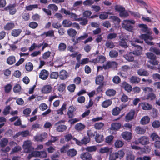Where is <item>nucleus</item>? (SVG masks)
<instances>
[{
    "label": "nucleus",
    "mask_w": 160,
    "mask_h": 160,
    "mask_svg": "<svg viewBox=\"0 0 160 160\" xmlns=\"http://www.w3.org/2000/svg\"><path fill=\"white\" fill-rule=\"evenodd\" d=\"M135 23V21L133 20H124L122 24V26L126 30L129 32H132Z\"/></svg>",
    "instance_id": "obj_1"
},
{
    "label": "nucleus",
    "mask_w": 160,
    "mask_h": 160,
    "mask_svg": "<svg viewBox=\"0 0 160 160\" xmlns=\"http://www.w3.org/2000/svg\"><path fill=\"white\" fill-rule=\"evenodd\" d=\"M143 41L142 40H140L136 39L134 41L131 43L132 45L134 47V50L133 51V53L135 55H139L142 53V48L139 45L136 44V43H142Z\"/></svg>",
    "instance_id": "obj_2"
},
{
    "label": "nucleus",
    "mask_w": 160,
    "mask_h": 160,
    "mask_svg": "<svg viewBox=\"0 0 160 160\" xmlns=\"http://www.w3.org/2000/svg\"><path fill=\"white\" fill-rule=\"evenodd\" d=\"M147 58L150 59V62L153 65L158 64L159 62L157 60L156 56L153 53L148 52L146 54Z\"/></svg>",
    "instance_id": "obj_3"
},
{
    "label": "nucleus",
    "mask_w": 160,
    "mask_h": 160,
    "mask_svg": "<svg viewBox=\"0 0 160 160\" xmlns=\"http://www.w3.org/2000/svg\"><path fill=\"white\" fill-rule=\"evenodd\" d=\"M23 148L25 152L28 153L30 152L33 149L32 146V143L30 141H25L23 143Z\"/></svg>",
    "instance_id": "obj_4"
},
{
    "label": "nucleus",
    "mask_w": 160,
    "mask_h": 160,
    "mask_svg": "<svg viewBox=\"0 0 160 160\" xmlns=\"http://www.w3.org/2000/svg\"><path fill=\"white\" fill-rule=\"evenodd\" d=\"M118 64L115 61H108L103 64V68L106 69H108L110 68L114 69L117 67Z\"/></svg>",
    "instance_id": "obj_5"
},
{
    "label": "nucleus",
    "mask_w": 160,
    "mask_h": 160,
    "mask_svg": "<svg viewBox=\"0 0 160 160\" xmlns=\"http://www.w3.org/2000/svg\"><path fill=\"white\" fill-rule=\"evenodd\" d=\"M140 37L144 40L145 42L149 45H154L153 42L151 41L153 39V38L150 35L148 34H142L140 36Z\"/></svg>",
    "instance_id": "obj_6"
},
{
    "label": "nucleus",
    "mask_w": 160,
    "mask_h": 160,
    "mask_svg": "<svg viewBox=\"0 0 160 160\" xmlns=\"http://www.w3.org/2000/svg\"><path fill=\"white\" fill-rule=\"evenodd\" d=\"M138 3L140 4V5L143 8H144L148 13L151 14L152 12V9L151 8H148V5L142 0H135Z\"/></svg>",
    "instance_id": "obj_7"
},
{
    "label": "nucleus",
    "mask_w": 160,
    "mask_h": 160,
    "mask_svg": "<svg viewBox=\"0 0 160 160\" xmlns=\"http://www.w3.org/2000/svg\"><path fill=\"white\" fill-rule=\"evenodd\" d=\"M106 59V58L104 56L102 55H100L95 58L92 59L91 61L94 63H96L98 62L102 63L105 61Z\"/></svg>",
    "instance_id": "obj_8"
},
{
    "label": "nucleus",
    "mask_w": 160,
    "mask_h": 160,
    "mask_svg": "<svg viewBox=\"0 0 160 160\" xmlns=\"http://www.w3.org/2000/svg\"><path fill=\"white\" fill-rule=\"evenodd\" d=\"M49 75V72L45 69L42 70L40 73L39 77L41 79L45 80L47 78Z\"/></svg>",
    "instance_id": "obj_9"
},
{
    "label": "nucleus",
    "mask_w": 160,
    "mask_h": 160,
    "mask_svg": "<svg viewBox=\"0 0 160 160\" xmlns=\"http://www.w3.org/2000/svg\"><path fill=\"white\" fill-rule=\"evenodd\" d=\"M121 126V123L119 122H113L112 123L110 128L111 130L116 132L119 130Z\"/></svg>",
    "instance_id": "obj_10"
},
{
    "label": "nucleus",
    "mask_w": 160,
    "mask_h": 160,
    "mask_svg": "<svg viewBox=\"0 0 160 160\" xmlns=\"http://www.w3.org/2000/svg\"><path fill=\"white\" fill-rule=\"evenodd\" d=\"M121 86L129 92H130L132 89L131 86L125 82H124L122 83Z\"/></svg>",
    "instance_id": "obj_11"
},
{
    "label": "nucleus",
    "mask_w": 160,
    "mask_h": 160,
    "mask_svg": "<svg viewBox=\"0 0 160 160\" xmlns=\"http://www.w3.org/2000/svg\"><path fill=\"white\" fill-rule=\"evenodd\" d=\"M75 111V108L73 106H71L69 107L67 112V114L69 118H71L74 117L73 113Z\"/></svg>",
    "instance_id": "obj_12"
},
{
    "label": "nucleus",
    "mask_w": 160,
    "mask_h": 160,
    "mask_svg": "<svg viewBox=\"0 0 160 160\" xmlns=\"http://www.w3.org/2000/svg\"><path fill=\"white\" fill-rule=\"evenodd\" d=\"M41 37H53L54 36V32L53 30H49L47 32H45L40 35Z\"/></svg>",
    "instance_id": "obj_13"
},
{
    "label": "nucleus",
    "mask_w": 160,
    "mask_h": 160,
    "mask_svg": "<svg viewBox=\"0 0 160 160\" xmlns=\"http://www.w3.org/2000/svg\"><path fill=\"white\" fill-rule=\"evenodd\" d=\"M122 136L123 138L127 140H130L132 136L131 132H125L122 133Z\"/></svg>",
    "instance_id": "obj_14"
},
{
    "label": "nucleus",
    "mask_w": 160,
    "mask_h": 160,
    "mask_svg": "<svg viewBox=\"0 0 160 160\" xmlns=\"http://www.w3.org/2000/svg\"><path fill=\"white\" fill-rule=\"evenodd\" d=\"M135 114V111L134 109L131 110L125 116L127 120H130L132 119Z\"/></svg>",
    "instance_id": "obj_15"
},
{
    "label": "nucleus",
    "mask_w": 160,
    "mask_h": 160,
    "mask_svg": "<svg viewBox=\"0 0 160 160\" xmlns=\"http://www.w3.org/2000/svg\"><path fill=\"white\" fill-rule=\"evenodd\" d=\"M88 34L85 33H84L83 35L78 37V38H76V39H73L72 41L74 42V44H75L80 42L81 40H84L87 38L88 37Z\"/></svg>",
    "instance_id": "obj_16"
},
{
    "label": "nucleus",
    "mask_w": 160,
    "mask_h": 160,
    "mask_svg": "<svg viewBox=\"0 0 160 160\" xmlns=\"http://www.w3.org/2000/svg\"><path fill=\"white\" fill-rule=\"evenodd\" d=\"M139 106H141L142 109L144 110H149L152 109V106L146 102H142L139 103Z\"/></svg>",
    "instance_id": "obj_17"
},
{
    "label": "nucleus",
    "mask_w": 160,
    "mask_h": 160,
    "mask_svg": "<svg viewBox=\"0 0 160 160\" xmlns=\"http://www.w3.org/2000/svg\"><path fill=\"white\" fill-rule=\"evenodd\" d=\"M139 138L140 141V144H141L144 145L149 143V140L148 137L142 136Z\"/></svg>",
    "instance_id": "obj_18"
},
{
    "label": "nucleus",
    "mask_w": 160,
    "mask_h": 160,
    "mask_svg": "<svg viewBox=\"0 0 160 160\" xmlns=\"http://www.w3.org/2000/svg\"><path fill=\"white\" fill-rule=\"evenodd\" d=\"M95 139L97 142L100 143L104 140V138L103 135L100 134L97 132H96Z\"/></svg>",
    "instance_id": "obj_19"
},
{
    "label": "nucleus",
    "mask_w": 160,
    "mask_h": 160,
    "mask_svg": "<svg viewBox=\"0 0 160 160\" xmlns=\"http://www.w3.org/2000/svg\"><path fill=\"white\" fill-rule=\"evenodd\" d=\"M138 75L140 76H148L149 73L146 70L143 69H139L137 71Z\"/></svg>",
    "instance_id": "obj_20"
},
{
    "label": "nucleus",
    "mask_w": 160,
    "mask_h": 160,
    "mask_svg": "<svg viewBox=\"0 0 160 160\" xmlns=\"http://www.w3.org/2000/svg\"><path fill=\"white\" fill-rule=\"evenodd\" d=\"M112 148L108 147L101 148L99 150V152L101 153H111Z\"/></svg>",
    "instance_id": "obj_21"
},
{
    "label": "nucleus",
    "mask_w": 160,
    "mask_h": 160,
    "mask_svg": "<svg viewBox=\"0 0 160 160\" xmlns=\"http://www.w3.org/2000/svg\"><path fill=\"white\" fill-rule=\"evenodd\" d=\"M81 158L83 160H90L92 158V156L90 154L86 152L81 154Z\"/></svg>",
    "instance_id": "obj_22"
},
{
    "label": "nucleus",
    "mask_w": 160,
    "mask_h": 160,
    "mask_svg": "<svg viewBox=\"0 0 160 160\" xmlns=\"http://www.w3.org/2000/svg\"><path fill=\"white\" fill-rule=\"evenodd\" d=\"M68 73L66 71L62 70L60 72L59 77L62 80H65L68 77Z\"/></svg>",
    "instance_id": "obj_23"
},
{
    "label": "nucleus",
    "mask_w": 160,
    "mask_h": 160,
    "mask_svg": "<svg viewBox=\"0 0 160 160\" xmlns=\"http://www.w3.org/2000/svg\"><path fill=\"white\" fill-rule=\"evenodd\" d=\"M8 8L9 11V13L10 14L14 15L16 12V9L15 8V5L14 4L8 6Z\"/></svg>",
    "instance_id": "obj_24"
},
{
    "label": "nucleus",
    "mask_w": 160,
    "mask_h": 160,
    "mask_svg": "<svg viewBox=\"0 0 160 160\" xmlns=\"http://www.w3.org/2000/svg\"><path fill=\"white\" fill-rule=\"evenodd\" d=\"M22 31L21 29H14L12 30L11 35L14 37H17L20 34Z\"/></svg>",
    "instance_id": "obj_25"
},
{
    "label": "nucleus",
    "mask_w": 160,
    "mask_h": 160,
    "mask_svg": "<svg viewBox=\"0 0 160 160\" xmlns=\"http://www.w3.org/2000/svg\"><path fill=\"white\" fill-rule=\"evenodd\" d=\"M52 88L49 85H47L44 86L42 90V92L44 93H48L51 91Z\"/></svg>",
    "instance_id": "obj_26"
},
{
    "label": "nucleus",
    "mask_w": 160,
    "mask_h": 160,
    "mask_svg": "<svg viewBox=\"0 0 160 160\" xmlns=\"http://www.w3.org/2000/svg\"><path fill=\"white\" fill-rule=\"evenodd\" d=\"M140 81V78L135 76H132L130 78V81L132 84L138 83Z\"/></svg>",
    "instance_id": "obj_27"
},
{
    "label": "nucleus",
    "mask_w": 160,
    "mask_h": 160,
    "mask_svg": "<svg viewBox=\"0 0 160 160\" xmlns=\"http://www.w3.org/2000/svg\"><path fill=\"white\" fill-rule=\"evenodd\" d=\"M67 103L64 102L61 107L58 110H57V112L58 114H60L61 115L63 114V111L66 109Z\"/></svg>",
    "instance_id": "obj_28"
},
{
    "label": "nucleus",
    "mask_w": 160,
    "mask_h": 160,
    "mask_svg": "<svg viewBox=\"0 0 160 160\" xmlns=\"http://www.w3.org/2000/svg\"><path fill=\"white\" fill-rule=\"evenodd\" d=\"M15 62V57L13 56L9 57L7 60V62L9 65H12Z\"/></svg>",
    "instance_id": "obj_29"
},
{
    "label": "nucleus",
    "mask_w": 160,
    "mask_h": 160,
    "mask_svg": "<svg viewBox=\"0 0 160 160\" xmlns=\"http://www.w3.org/2000/svg\"><path fill=\"white\" fill-rule=\"evenodd\" d=\"M104 77L102 75H99L96 78L95 80L96 84L98 85H103L102 81Z\"/></svg>",
    "instance_id": "obj_30"
},
{
    "label": "nucleus",
    "mask_w": 160,
    "mask_h": 160,
    "mask_svg": "<svg viewBox=\"0 0 160 160\" xmlns=\"http://www.w3.org/2000/svg\"><path fill=\"white\" fill-rule=\"evenodd\" d=\"M135 131L137 133L141 134H144L146 132V130L145 129L139 126L136 127Z\"/></svg>",
    "instance_id": "obj_31"
},
{
    "label": "nucleus",
    "mask_w": 160,
    "mask_h": 160,
    "mask_svg": "<svg viewBox=\"0 0 160 160\" xmlns=\"http://www.w3.org/2000/svg\"><path fill=\"white\" fill-rule=\"evenodd\" d=\"M133 55H135L133 52H130L125 55V58L129 62L133 61L134 60Z\"/></svg>",
    "instance_id": "obj_32"
},
{
    "label": "nucleus",
    "mask_w": 160,
    "mask_h": 160,
    "mask_svg": "<svg viewBox=\"0 0 160 160\" xmlns=\"http://www.w3.org/2000/svg\"><path fill=\"white\" fill-rule=\"evenodd\" d=\"M109 19H111L113 22L116 24H119L121 21L120 18L114 16H110Z\"/></svg>",
    "instance_id": "obj_33"
},
{
    "label": "nucleus",
    "mask_w": 160,
    "mask_h": 160,
    "mask_svg": "<svg viewBox=\"0 0 160 160\" xmlns=\"http://www.w3.org/2000/svg\"><path fill=\"white\" fill-rule=\"evenodd\" d=\"M14 26V23L9 22L4 26V28L5 30H9L13 28Z\"/></svg>",
    "instance_id": "obj_34"
},
{
    "label": "nucleus",
    "mask_w": 160,
    "mask_h": 160,
    "mask_svg": "<svg viewBox=\"0 0 160 160\" xmlns=\"http://www.w3.org/2000/svg\"><path fill=\"white\" fill-rule=\"evenodd\" d=\"M78 21L80 22V24L82 25H86L88 22L87 18L83 16L81 18H79Z\"/></svg>",
    "instance_id": "obj_35"
},
{
    "label": "nucleus",
    "mask_w": 160,
    "mask_h": 160,
    "mask_svg": "<svg viewBox=\"0 0 160 160\" xmlns=\"http://www.w3.org/2000/svg\"><path fill=\"white\" fill-rule=\"evenodd\" d=\"M21 89L20 85L19 84H17L14 87L13 91L15 93L20 94L21 93Z\"/></svg>",
    "instance_id": "obj_36"
},
{
    "label": "nucleus",
    "mask_w": 160,
    "mask_h": 160,
    "mask_svg": "<svg viewBox=\"0 0 160 160\" xmlns=\"http://www.w3.org/2000/svg\"><path fill=\"white\" fill-rule=\"evenodd\" d=\"M111 13L109 12H104L100 14L99 15V18L102 20L107 19L108 17V14H111Z\"/></svg>",
    "instance_id": "obj_37"
},
{
    "label": "nucleus",
    "mask_w": 160,
    "mask_h": 160,
    "mask_svg": "<svg viewBox=\"0 0 160 160\" xmlns=\"http://www.w3.org/2000/svg\"><path fill=\"white\" fill-rule=\"evenodd\" d=\"M116 91L113 89H109L106 92V94L109 96H113L116 93Z\"/></svg>",
    "instance_id": "obj_38"
},
{
    "label": "nucleus",
    "mask_w": 160,
    "mask_h": 160,
    "mask_svg": "<svg viewBox=\"0 0 160 160\" xmlns=\"http://www.w3.org/2000/svg\"><path fill=\"white\" fill-rule=\"evenodd\" d=\"M39 155H40L39 151H33L31 153L29 154V155L28 156V158L29 159L32 157H39Z\"/></svg>",
    "instance_id": "obj_39"
},
{
    "label": "nucleus",
    "mask_w": 160,
    "mask_h": 160,
    "mask_svg": "<svg viewBox=\"0 0 160 160\" xmlns=\"http://www.w3.org/2000/svg\"><path fill=\"white\" fill-rule=\"evenodd\" d=\"M139 28H141V30L144 32L148 33L149 31L148 30L147 26L143 24H141L138 25Z\"/></svg>",
    "instance_id": "obj_40"
},
{
    "label": "nucleus",
    "mask_w": 160,
    "mask_h": 160,
    "mask_svg": "<svg viewBox=\"0 0 160 160\" xmlns=\"http://www.w3.org/2000/svg\"><path fill=\"white\" fill-rule=\"evenodd\" d=\"M85 128V126L81 123H77L75 126V129L78 131H81L83 129Z\"/></svg>",
    "instance_id": "obj_41"
},
{
    "label": "nucleus",
    "mask_w": 160,
    "mask_h": 160,
    "mask_svg": "<svg viewBox=\"0 0 160 160\" xmlns=\"http://www.w3.org/2000/svg\"><path fill=\"white\" fill-rule=\"evenodd\" d=\"M77 153V151L74 149H70L67 152V154L69 156H74L76 155Z\"/></svg>",
    "instance_id": "obj_42"
},
{
    "label": "nucleus",
    "mask_w": 160,
    "mask_h": 160,
    "mask_svg": "<svg viewBox=\"0 0 160 160\" xmlns=\"http://www.w3.org/2000/svg\"><path fill=\"white\" fill-rule=\"evenodd\" d=\"M127 40L125 39H122L119 42V44L120 46L124 48H127L128 46L126 42Z\"/></svg>",
    "instance_id": "obj_43"
},
{
    "label": "nucleus",
    "mask_w": 160,
    "mask_h": 160,
    "mask_svg": "<svg viewBox=\"0 0 160 160\" xmlns=\"http://www.w3.org/2000/svg\"><path fill=\"white\" fill-rule=\"evenodd\" d=\"M112 103L111 101L110 100H108L103 101L102 103V106L103 108H106L110 105Z\"/></svg>",
    "instance_id": "obj_44"
},
{
    "label": "nucleus",
    "mask_w": 160,
    "mask_h": 160,
    "mask_svg": "<svg viewBox=\"0 0 160 160\" xmlns=\"http://www.w3.org/2000/svg\"><path fill=\"white\" fill-rule=\"evenodd\" d=\"M67 128V126L64 125H60L57 127L56 130L59 132H62Z\"/></svg>",
    "instance_id": "obj_45"
},
{
    "label": "nucleus",
    "mask_w": 160,
    "mask_h": 160,
    "mask_svg": "<svg viewBox=\"0 0 160 160\" xmlns=\"http://www.w3.org/2000/svg\"><path fill=\"white\" fill-rule=\"evenodd\" d=\"M26 70L28 72L32 71L33 69V65L31 62H28L25 65Z\"/></svg>",
    "instance_id": "obj_46"
},
{
    "label": "nucleus",
    "mask_w": 160,
    "mask_h": 160,
    "mask_svg": "<svg viewBox=\"0 0 160 160\" xmlns=\"http://www.w3.org/2000/svg\"><path fill=\"white\" fill-rule=\"evenodd\" d=\"M150 121V118L148 116H146L143 117L141 120V123L142 124H146Z\"/></svg>",
    "instance_id": "obj_47"
},
{
    "label": "nucleus",
    "mask_w": 160,
    "mask_h": 160,
    "mask_svg": "<svg viewBox=\"0 0 160 160\" xmlns=\"http://www.w3.org/2000/svg\"><path fill=\"white\" fill-rule=\"evenodd\" d=\"M58 50L60 52L64 51L67 48L66 45L63 43H60L58 45Z\"/></svg>",
    "instance_id": "obj_48"
},
{
    "label": "nucleus",
    "mask_w": 160,
    "mask_h": 160,
    "mask_svg": "<svg viewBox=\"0 0 160 160\" xmlns=\"http://www.w3.org/2000/svg\"><path fill=\"white\" fill-rule=\"evenodd\" d=\"M38 8L37 4L30 5L26 6L25 7V9L27 11H31L35 8Z\"/></svg>",
    "instance_id": "obj_49"
},
{
    "label": "nucleus",
    "mask_w": 160,
    "mask_h": 160,
    "mask_svg": "<svg viewBox=\"0 0 160 160\" xmlns=\"http://www.w3.org/2000/svg\"><path fill=\"white\" fill-rule=\"evenodd\" d=\"M106 46L108 48H112L115 47L113 43L110 40H107L105 43Z\"/></svg>",
    "instance_id": "obj_50"
},
{
    "label": "nucleus",
    "mask_w": 160,
    "mask_h": 160,
    "mask_svg": "<svg viewBox=\"0 0 160 160\" xmlns=\"http://www.w3.org/2000/svg\"><path fill=\"white\" fill-rule=\"evenodd\" d=\"M124 144V142L122 141L117 140L114 143L115 147L117 148H120L122 147Z\"/></svg>",
    "instance_id": "obj_51"
},
{
    "label": "nucleus",
    "mask_w": 160,
    "mask_h": 160,
    "mask_svg": "<svg viewBox=\"0 0 160 160\" xmlns=\"http://www.w3.org/2000/svg\"><path fill=\"white\" fill-rule=\"evenodd\" d=\"M97 147L95 146H92L87 147L85 149L88 152H95L96 150Z\"/></svg>",
    "instance_id": "obj_52"
},
{
    "label": "nucleus",
    "mask_w": 160,
    "mask_h": 160,
    "mask_svg": "<svg viewBox=\"0 0 160 160\" xmlns=\"http://www.w3.org/2000/svg\"><path fill=\"white\" fill-rule=\"evenodd\" d=\"M30 132L28 130H26L24 131L19 132L18 134L19 135H21L22 137H26L28 136Z\"/></svg>",
    "instance_id": "obj_53"
},
{
    "label": "nucleus",
    "mask_w": 160,
    "mask_h": 160,
    "mask_svg": "<svg viewBox=\"0 0 160 160\" xmlns=\"http://www.w3.org/2000/svg\"><path fill=\"white\" fill-rule=\"evenodd\" d=\"M121 109L118 107H116L114 108L112 111V114L114 116H117L119 113Z\"/></svg>",
    "instance_id": "obj_54"
},
{
    "label": "nucleus",
    "mask_w": 160,
    "mask_h": 160,
    "mask_svg": "<svg viewBox=\"0 0 160 160\" xmlns=\"http://www.w3.org/2000/svg\"><path fill=\"white\" fill-rule=\"evenodd\" d=\"M67 32L68 35L72 37L75 36L77 33L76 31L73 29H69L68 30Z\"/></svg>",
    "instance_id": "obj_55"
},
{
    "label": "nucleus",
    "mask_w": 160,
    "mask_h": 160,
    "mask_svg": "<svg viewBox=\"0 0 160 160\" xmlns=\"http://www.w3.org/2000/svg\"><path fill=\"white\" fill-rule=\"evenodd\" d=\"M50 76L51 79H57L59 76V73L58 72H52L50 73Z\"/></svg>",
    "instance_id": "obj_56"
},
{
    "label": "nucleus",
    "mask_w": 160,
    "mask_h": 160,
    "mask_svg": "<svg viewBox=\"0 0 160 160\" xmlns=\"http://www.w3.org/2000/svg\"><path fill=\"white\" fill-rule=\"evenodd\" d=\"M72 24V22L68 20H64L62 22V25L64 27H69L71 26Z\"/></svg>",
    "instance_id": "obj_57"
},
{
    "label": "nucleus",
    "mask_w": 160,
    "mask_h": 160,
    "mask_svg": "<svg viewBox=\"0 0 160 160\" xmlns=\"http://www.w3.org/2000/svg\"><path fill=\"white\" fill-rule=\"evenodd\" d=\"M151 137L152 138V140L153 141H154L155 142L158 141L160 139V137L157 134H156V133H152L151 135Z\"/></svg>",
    "instance_id": "obj_58"
},
{
    "label": "nucleus",
    "mask_w": 160,
    "mask_h": 160,
    "mask_svg": "<svg viewBox=\"0 0 160 160\" xmlns=\"http://www.w3.org/2000/svg\"><path fill=\"white\" fill-rule=\"evenodd\" d=\"M128 11L125 10H123L122 12H120L119 15L121 17L123 18H127L129 16Z\"/></svg>",
    "instance_id": "obj_59"
},
{
    "label": "nucleus",
    "mask_w": 160,
    "mask_h": 160,
    "mask_svg": "<svg viewBox=\"0 0 160 160\" xmlns=\"http://www.w3.org/2000/svg\"><path fill=\"white\" fill-rule=\"evenodd\" d=\"M12 88V86L10 84H8L4 87V90L7 93H8L11 91Z\"/></svg>",
    "instance_id": "obj_60"
},
{
    "label": "nucleus",
    "mask_w": 160,
    "mask_h": 160,
    "mask_svg": "<svg viewBox=\"0 0 160 160\" xmlns=\"http://www.w3.org/2000/svg\"><path fill=\"white\" fill-rule=\"evenodd\" d=\"M109 56L111 58H116L118 55V52L115 50H111L109 52Z\"/></svg>",
    "instance_id": "obj_61"
},
{
    "label": "nucleus",
    "mask_w": 160,
    "mask_h": 160,
    "mask_svg": "<svg viewBox=\"0 0 160 160\" xmlns=\"http://www.w3.org/2000/svg\"><path fill=\"white\" fill-rule=\"evenodd\" d=\"M8 141L7 138H4L2 139L0 141V145L1 147H4L8 144Z\"/></svg>",
    "instance_id": "obj_62"
},
{
    "label": "nucleus",
    "mask_w": 160,
    "mask_h": 160,
    "mask_svg": "<svg viewBox=\"0 0 160 160\" xmlns=\"http://www.w3.org/2000/svg\"><path fill=\"white\" fill-rule=\"evenodd\" d=\"M150 51L153 52L156 54L160 55V50L155 47H151L150 49Z\"/></svg>",
    "instance_id": "obj_63"
},
{
    "label": "nucleus",
    "mask_w": 160,
    "mask_h": 160,
    "mask_svg": "<svg viewBox=\"0 0 160 160\" xmlns=\"http://www.w3.org/2000/svg\"><path fill=\"white\" fill-rule=\"evenodd\" d=\"M83 144H86L89 143L90 141V139L89 137L88 136H84L81 139Z\"/></svg>",
    "instance_id": "obj_64"
}]
</instances>
